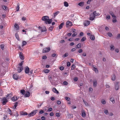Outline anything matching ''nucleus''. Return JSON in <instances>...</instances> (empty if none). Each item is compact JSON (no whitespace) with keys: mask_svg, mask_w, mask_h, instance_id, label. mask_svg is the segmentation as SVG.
I'll list each match as a JSON object with an SVG mask.
<instances>
[{"mask_svg":"<svg viewBox=\"0 0 120 120\" xmlns=\"http://www.w3.org/2000/svg\"><path fill=\"white\" fill-rule=\"evenodd\" d=\"M15 27L16 28L17 30H18L19 29V25L15 23L14 25Z\"/></svg>","mask_w":120,"mask_h":120,"instance_id":"4be33fe9","label":"nucleus"},{"mask_svg":"<svg viewBox=\"0 0 120 120\" xmlns=\"http://www.w3.org/2000/svg\"><path fill=\"white\" fill-rule=\"evenodd\" d=\"M2 8L4 10H6L7 8V7L5 6H3Z\"/></svg>","mask_w":120,"mask_h":120,"instance_id":"58836bf2","label":"nucleus"},{"mask_svg":"<svg viewBox=\"0 0 120 120\" xmlns=\"http://www.w3.org/2000/svg\"><path fill=\"white\" fill-rule=\"evenodd\" d=\"M82 116L83 117H85L86 116V113H82Z\"/></svg>","mask_w":120,"mask_h":120,"instance_id":"c03bdc74","label":"nucleus"},{"mask_svg":"<svg viewBox=\"0 0 120 120\" xmlns=\"http://www.w3.org/2000/svg\"><path fill=\"white\" fill-rule=\"evenodd\" d=\"M109 13L112 16L114 15V13L112 11H110Z\"/></svg>","mask_w":120,"mask_h":120,"instance_id":"69168bd1","label":"nucleus"},{"mask_svg":"<svg viewBox=\"0 0 120 120\" xmlns=\"http://www.w3.org/2000/svg\"><path fill=\"white\" fill-rule=\"evenodd\" d=\"M19 76L16 74H14L13 75V78L15 80H17L19 78Z\"/></svg>","mask_w":120,"mask_h":120,"instance_id":"f8f14e48","label":"nucleus"},{"mask_svg":"<svg viewBox=\"0 0 120 120\" xmlns=\"http://www.w3.org/2000/svg\"><path fill=\"white\" fill-rule=\"evenodd\" d=\"M60 113H56V116L57 117H59L60 115Z\"/></svg>","mask_w":120,"mask_h":120,"instance_id":"6e6d98bb","label":"nucleus"},{"mask_svg":"<svg viewBox=\"0 0 120 120\" xmlns=\"http://www.w3.org/2000/svg\"><path fill=\"white\" fill-rule=\"evenodd\" d=\"M78 52L79 53H81L82 52V50L81 49H79L78 51Z\"/></svg>","mask_w":120,"mask_h":120,"instance_id":"de8ad7c7","label":"nucleus"},{"mask_svg":"<svg viewBox=\"0 0 120 120\" xmlns=\"http://www.w3.org/2000/svg\"><path fill=\"white\" fill-rule=\"evenodd\" d=\"M11 99L13 101H16L18 99V98L16 96H15L13 97Z\"/></svg>","mask_w":120,"mask_h":120,"instance_id":"a211bd4d","label":"nucleus"},{"mask_svg":"<svg viewBox=\"0 0 120 120\" xmlns=\"http://www.w3.org/2000/svg\"><path fill=\"white\" fill-rule=\"evenodd\" d=\"M93 86L95 87L97 86V81L96 80H94L93 81Z\"/></svg>","mask_w":120,"mask_h":120,"instance_id":"dca6fc26","label":"nucleus"},{"mask_svg":"<svg viewBox=\"0 0 120 120\" xmlns=\"http://www.w3.org/2000/svg\"><path fill=\"white\" fill-rule=\"evenodd\" d=\"M70 63L69 62H68L67 63V66H70Z\"/></svg>","mask_w":120,"mask_h":120,"instance_id":"680f3d73","label":"nucleus"},{"mask_svg":"<svg viewBox=\"0 0 120 120\" xmlns=\"http://www.w3.org/2000/svg\"><path fill=\"white\" fill-rule=\"evenodd\" d=\"M110 50H113L114 49V45H111L110 46Z\"/></svg>","mask_w":120,"mask_h":120,"instance_id":"c756f323","label":"nucleus"},{"mask_svg":"<svg viewBox=\"0 0 120 120\" xmlns=\"http://www.w3.org/2000/svg\"><path fill=\"white\" fill-rule=\"evenodd\" d=\"M65 98L68 101H69L70 100V98L68 97H65Z\"/></svg>","mask_w":120,"mask_h":120,"instance_id":"13d9d810","label":"nucleus"},{"mask_svg":"<svg viewBox=\"0 0 120 120\" xmlns=\"http://www.w3.org/2000/svg\"><path fill=\"white\" fill-rule=\"evenodd\" d=\"M18 103L17 102H16L15 103V104L14 105V109H15L16 108V107L18 105Z\"/></svg>","mask_w":120,"mask_h":120,"instance_id":"a19ab883","label":"nucleus"},{"mask_svg":"<svg viewBox=\"0 0 120 120\" xmlns=\"http://www.w3.org/2000/svg\"><path fill=\"white\" fill-rule=\"evenodd\" d=\"M63 83L64 85H66L68 84V83L67 82L65 81Z\"/></svg>","mask_w":120,"mask_h":120,"instance_id":"8fccbe9b","label":"nucleus"},{"mask_svg":"<svg viewBox=\"0 0 120 120\" xmlns=\"http://www.w3.org/2000/svg\"><path fill=\"white\" fill-rule=\"evenodd\" d=\"M23 68L22 66H20V67H19L17 69L18 72L19 73L21 72L23 70Z\"/></svg>","mask_w":120,"mask_h":120,"instance_id":"4468645a","label":"nucleus"},{"mask_svg":"<svg viewBox=\"0 0 120 120\" xmlns=\"http://www.w3.org/2000/svg\"><path fill=\"white\" fill-rule=\"evenodd\" d=\"M83 102H84V104H85V105L86 106L88 105V104L87 102H86L84 100H83Z\"/></svg>","mask_w":120,"mask_h":120,"instance_id":"5fc2aeb1","label":"nucleus"},{"mask_svg":"<svg viewBox=\"0 0 120 120\" xmlns=\"http://www.w3.org/2000/svg\"><path fill=\"white\" fill-rule=\"evenodd\" d=\"M50 49L49 47L45 48L43 49L42 52L43 53L48 52L50 50Z\"/></svg>","mask_w":120,"mask_h":120,"instance_id":"39448f33","label":"nucleus"},{"mask_svg":"<svg viewBox=\"0 0 120 120\" xmlns=\"http://www.w3.org/2000/svg\"><path fill=\"white\" fill-rule=\"evenodd\" d=\"M84 25L85 26H87L90 24V22L87 20H85L84 22Z\"/></svg>","mask_w":120,"mask_h":120,"instance_id":"0eeeda50","label":"nucleus"},{"mask_svg":"<svg viewBox=\"0 0 120 120\" xmlns=\"http://www.w3.org/2000/svg\"><path fill=\"white\" fill-rule=\"evenodd\" d=\"M8 98H6L5 97H3L2 99L3 101L2 104L3 105H5L8 101Z\"/></svg>","mask_w":120,"mask_h":120,"instance_id":"20e7f679","label":"nucleus"},{"mask_svg":"<svg viewBox=\"0 0 120 120\" xmlns=\"http://www.w3.org/2000/svg\"><path fill=\"white\" fill-rule=\"evenodd\" d=\"M110 16L109 15H108L107 16L106 19H110Z\"/></svg>","mask_w":120,"mask_h":120,"instance_id":"3c124183","label":"nucleus"},{"mask_svg":"<svg viewBox=\"0 0 120 120\" xmlns=\"http://www.w3.org/2000/svg\"><path fill=\"white\" fill-rule=\"evenodd\" d=\"M64 6L66 7H68L69 6L68 3L66 1H64Z\"/></svg>","mask_w":120,"mask_h":120,"instance_id":"5701e85b","label":"nucleus"},{"mask_svg":"<svg viewBox=\"0 0 120 120\" xmlns=\"http://www.w3.org/2000/svg\"><path fill=\"white\" fill-rule=\"evenodd\" d=\"M106 114L108 115L109 114L110 116H111L113 115L112 113H110V114H109V113H105Z\"/></svg>","mask_w":120,"mask_h":120,"instance_id":"49530a36","label":"nucleus"},{"mask_svg":"<svg viewBox=\"0 0 120 120\" xmlns=\"http://www.w3.org/2000/svg\"><path fill=\"white\" fill-rule=\"evenodd\" d=\"M81 47V43H79L76 46V49H79Z\"/></svg>","mask_w":120,"mask_h":120,"instance_id":"aec40b11","label":"nucleus"},{"mask_svg":"<svg viewBox=\"0 0 120 120\" xmlns=\"http://www.w3.org/2000/svg\"><path fill=\"white\" fill-rule=\"evenodd\" d=\"M119 82H117L116 83L115 86V89L116 90H117L119 89Z\"/></svg>","mask_w":120,"mask_h":120,"instance_id":"6e6552de","label":"nucleus"},{"mask_svg":"<svg viewBox=\"0 0 120 120\" xmlns=\"http://www.w3.org/2000/svg\"><path fill=\"white\" fill-rule=\"evenodd\" d=\"M93 70L96 73H98V71L97 68H96L95 67H93Z\"/></svg>","mask_w":120,"mask_h":120,"instance_id":"7c9ffc66","label":"nucleus"},{"mask_svg":"<svg viewBox=\"0 0 120 120\" xmlns=\"http://www.w3.org/2000/svg\"><path fill=\"white\" fill-rule=\"evenodd\" d=\"M20 115H27V116L28 117H30L36 114V113H30L29 114H28L27 113H20Z\"/></svg>","mask_w":120,"mask_h":120,"instance_id":"7ed1b4c3","label":"nucleus"},{"mask_svg":"<svg viewBox=\"0 0 120 120\" xmlns=\"http://www.w3.org/2000/svg\"><path fill=\"white\" fill-rule=\"evenodd\" d=\"M53 91L55 93L58 94L59 93L58 91L55 88H53L52 89Z\"/></svg>","mask_w":120,"mask_h":120,"instance_id":"f3484780","label":"nucleus"},{"mask_svg":"<svg viewBox=\"0 0 120 120\" xmlns=\"http://www.w3.org/2000/svg\"><path fill=\"white\" fill-rule=\"evenodd\" d=\"M24 62V61H22V62L19 64V65L20 66H22V65L23 63Z\"/></svg>","mask_w":120,"mask_h":120,"instance_id":"a18cd8bd","label":"nucleus"},{"mask_svg":"<svg viewBox=\"0 0 120 120\" xmlns=\"http://www.w3.org/2000/svg\"><path fill=\"white\" fill-rule=\"evenodd\" d=\"M101 103L103 104H105L106 103V101H105L104 100H103L101 101Z\"/></svg>","mask_w":120,"mask_h":120,"instance_id":"4c0bfd02","label":"nucleus"},{"mask_svg":"<svg viewBox=\"0 0 120 120\" xmlns=\"http://www.w3.org/2000/svg\"><path fill=\"white\" fill-rule=\"evenodd\" d=\"M20 92L23 95H24L25 94V90L23 89L21 90Z\"/></svg>","mask_w":120,"mask_h":120,"instance_id":"c85d7f7f","label":"nucleus"},{"mask_svg":"<svg viewBox=\"0 0 120 120\" xmlns=\"http://www.w3.org/2000/svg\"><path fill=\"white\" fill-rule=\"evenodd\" d=\"M75 43L74 42H71V43L70 45L71 46H72L74 45Z\"/></svg>","mask_w":120,"mask_h":120,"instance_id":"338daca9","label":"nucleus"},{"mask_svg":"<svg viewBox=\"0 0 120 120\" xmlns=\"http://www.w3.org/2000/svg\"><path fill=\"white\" fill-rule=\"evenodd\" d=\"M84 2H81L79 3L78 5L79 6H83V5H84Z\"/></svg>","mask_w":120,"mask_h":120,"instance_id":"72a5a7b5","label":"nucleus"},{"mask_svg":"<svg viewBox=\"0 0 120 120\" xmlns=\"http://www.w3.org/2000/svg\"><path fill=\"white\" fill-rule=\"evenodd\" d=\"M29 71V68L27 66L26 67V68L25 70V72L26 74L28 73Z\"/></svg>","mask_w":120,"mask_h":120,"instance_id":"2eb2a0df","label":"nucleus"},{"mask_svg":"<svg viewBox=\"0 0 120 120\" xmlns=\"http://www.w3.org/2000/svg\"><path fill=\"white\" fill-rule=\"evenodd\" d=\"M75 68V66L74 64H73L72 66L71 69L72 70H73Z\"/></svg>","mask_w":120,"mask_h":120,"instance_id":"e433bc0d","label":"nucleus"},{"mask_svg":"<svg viewBox=\"0 0 120 120\" xmlns=\"http://www.w3.org/2000/svg\"><path fill=\"white\" fill-rule=\"evenodd\" d=\"M43 71L45 73H48L49 71V70L47 69H45L43 70Z\"/></svg>","mask_w":120,"mask_h":120,"instance_id":"cd10ccee","label":"nucleus"},{"mask_svg":"<svg viewBox=\"0 0 120 120\" xmlns=\"http://www.w3.org/2000/svg\"><path fill=\"white\" fill-rule=\"evenodd\" d=\"M86 39V37H83L81 39V41H85Z\"/></svg>","mask_w":120,"mask_h":120,"instance_id":"c9c22d12","label":"nucleus"},{"mask_svg":"<svg viewBox=\"0 0 120 120\" xmlns=\"http://www.w3.org/2000/svg\"><path fill=\"white\" fill-rule=\"evenodd\" d=\"M19 4H18L17 5V7L16 8V11H19Z\"/></svg>","mask_w":120,"mask_h":120,"instance_id":"2f4dec72","label":"nucleus"},{"mask_svg":"<svg viewBox=\"0 0 120 120\" xmlns=\"http://www.w3.org/2000/svg\"><path fill=\"white\" fill-rule=\"evenodd\" d=\"M100 15L99 13H96V11H94L93 14H91L90 15L89 19L91 21H93L94 19L96 16H98Z\"/></svg>","mask_w":120,"mask_h":120,"instance_id":"f03ea898","label":"nucleus"},{"mask_svg":"<svg viewBox=\"0 0 120 120\" xmlns=\"http://www.w3.org/2000/svg\"><path fill=\"white\" fill-rule=\"evenodd\" d=\"M116 78V76L114 74H113L112 76V79L113 81L115 80Z\"/></svg>","mask_w":120,"mask_h":120,"instance_id":"412c9836","label":"nucleus"},{"mask_svg":"<svg viewBox=\"0 0 120 120\" xmlns=\"http://www.w3.org/2000/svg\"><path fill=\"white\" fill-rule=\"evenodd\" d=\"M78 80V78L77 77H75L74 79V81L75 82H76Z\"/></svg>","mask_w":120,"mask_h":120,"instance_id":"052dcab7","label":"nucleus"},{"mask_svg":"<svg viewBox=\"0 0 120 120\" xmlns=\"http://www.w3.org/2000/svg\"><path fill=\"white\" fill-rule=\"evenodd\" d=\"M41 20L43 21H45V23L46 24L47 23L50 24L51 23L52 21V19H49V17L47 16H45L42 17L41 18Z\"/></svg>","mask_w":120,"mask_h":120,"instance_id":"f257e3e1","label":"nucleus"},{"mask_svg":"<svg viewBox=\"0 0 120 120\" xmlns=\"http://www.w3.org/2000/svg\"><path fill=\"white\" fill-rule=\"evenodd\" d=\"M3 118H4V120H5L7 118V116L6 115H4V117H3Z\"/></svg>","mask_w":120,"mask_h":120,"instance_id":"79ce46f5","label":"nucleus"},{"mask_svg":"<svg viewBox=\"0 0 120 120\" xmlns=\"http://www.w3.org/2000/svg\"><path fill=\"white\" fill-rule=\"evenodd\" d=\"M15 37L19 41L20 40V39H19V37L18 35V34L16 33L15 34Z\"/></svg>","mask_w":120,"mask_h":120,"instance_id":"6ab92c4d","label":"nucleus"},{"mask_svg":"<svg viewBox=\"0 0 120 120\" xmlns=\"http://www.w3.org/2000/svg\"><path fill=\"white\" fill-rule=\"evenodd\" d=\"M66 27H68L72 26V23L70 21H68L66 22Z\"/></svg>","mask_w":120,"mask_h":120,"instance_id":"423d86ee","label":"nucleus"},{"mask_svg":"<svg viewBox=\"0 0 120 120\" xmlns=\"http://www.w3.org/2000/svg\"><path fill=\"white\" fill-rule=\"evenodd\" d=\"M19 57L21 60H23L24 59V56H23V54L21 52H20L19 53Z\"/></svg>","mask_w":120,"mask_h":120,"instance_id":"1a4fd4ad","label":"nucleus"},{"mask_svg":"<svg viewBox=\"0 0 120 120\" xmlns=\"http://www.w3.org/2000/svg\"><path fill=\"white\" fill-rule=\"evenodd\" d=\"M66 117L67 118H70L73 117V115L71 113H68Z\"/></svg>","mask_w":120,"mask_h":120,"instance_id":"9b49d317","label":"nucleus"},{"mask_svg":"<svg viewBox=\"0 0 120 120\" xmlns=\"http://www.w3.org/2000/svg\"><path fill=\"white\" fill-rule=\"evenodd\" d=\"M60 69L61 70H63L64 69V67H60Z\"/></svg>","mask_w":120,"mask_h":120,"instance_id":"0e129e2a","label":"nucleus"},{"mask_svg":"<svg viewBox=\"0 0 120 120\" xmlns=\"http://www.w3.org/2000/svg\"><path fill=\"white\" fill-rule=\"evenodd\" d=\"M26 17H23L22 19V20H26Z\"/></svg>","mask_w":120,"mask_h":120,"instance_id":"e2e57ef3","label":"nucleus"},{"mask_svg":"<svg viewBox=\"0 0 120 120\" xmlns=\"http://www.w3.org/2000/svg\"><path fill=\"white\" fill-rule=\"evenodd\" d=\"M53 28V26H50L49 28V30H51V31H52V30Z\"/></svg>","mask_w":120,"mask_h":120,"instance_id":"ea45409f","label":"nucleus"},{"mask_svg":"<svg viewBox=\"0 0 120 120\" xmlns=\"http://www.w3.org/2000/svg\"><path fill=\"white\" fill-rule=\"evenodd\" d=\"M90 38L91 40H94L95 37L94 35H91L90 36Z\"/></svg>","mask_w":120,"mask_h":120,"instance_id":"473e14b6","label":"nucleus"},{"mask_svg":"<svg viewBox=\"0 0 120 120\" xmlns=\"http://www.w3.org/2000/svg\"><path fill=\"white\" fill-rule=\"evenodd\" d=\"M60 13L59 11H57L56 12L54 13V17L55 18L56 16Z\"/></svg>","mask_w":120,"mask_h":120,"instance_id":"393cba45","label":"nucleus"},{"mask_svg":"<svg viewBox=\"0 0 120 120\" xmlns=\"http://www.w3.org/2000/svg\"><path fill=\"white\" fill-rule=\"evenodd\" d=\"M108 35L110 37H111L112 35V34L111 33H108Z\"/></svg>","mask_w":120,"mask_h":120,"instance_id":"864d4df0","label":"nucleus"},{"mask_svg":"<svg viewBox=\"0 0 120 120\" xmlns=\"http://www.w3.org/2000/svg\"><path fill=\"white\" fill-rule=\"evenodd\" d=\"M110 101H111L113 103H114L115 102V100L114 98L112 97H111L109 99Z\"/></svg>","mask_w":120,"mask_h":120,"instance_id":"b1692460","label":"nucleus"},{"mask_svg":"<svg viewBox=\"0 0 120 120\" xmlns=\"http://www.w3.org/2000/svg\"><path fill=\"white\" fill-rule=\"evenodd\" d=\"M93 0H88V1L87 2V4H89L90 2L92 1Z\"/></svg>","mask_w":120,"mask_h":120,"instance_id":"bf43d9fd","label":"nucleus"},{"mask_svg":"<svg viewBox=\"0 0 120 120\" xmlns=\"http://www.w3.org/2000/svg\"><path fill=\"white\" fill-rule=\"evenodd\" d=\"M27 44L26 42L25 41H23L22 42V47L24 45H26Z\"/></svg>","mask_w":120,"mask_h":120,"instance_id":"f704fd0d","label":"nucleus"},{"mask_svg":"<svg viewBox=\"0 0 120 120\" xmlns=\"http://www.w3.org/2000/svg\"><path fill=\"white\" fill-rule=\"evenodd\" d=\"M64 23L63 22L61 23L59 26V28L61 29L62 27L64 25Z\"/></svg>","mask_w":120,"mask_h":120,"instance_id":"bb28decb","label":"nucleus"},{"mask_svg":"<svg viewBox=\"0 0 120 120\" xmlns=\"http://www.w3.org/2000/svg\"><path fill=\"white\" fill-rule=\"evenodd\" d=\"M0 47L3 50L4 49V45L3 44H1L0 45Z\"/></svg>","mask_w":120,"mask_h":120,"instance_id":"a878e982","label":"nucleus"},{"mask_svg":"<svg viewBox=\"0 0 120 120\" xmlns=\"http://www.w3.org/2000/svg\"><path fill=\"white\" fill-rule=\"evenodd\" d=\"M68 53H65L64 55L63 56V57H65L67 56H68Z\"/></svg>","mask_w":120,"mask_h":120,"instance_id":"37998d69","label":"nucleus"},{"mask_svg":"<svg viewBox=\"0 0 120 120\" xmlns=\"http://www.w3.org/2000/svg\"><path fill=\"white\" fill-rule=\"evenodd\" d=\"M73 32V34H72V36L74 37L76 36L77 34V33L76 32V30L75 29H73L72 30Z\"/></svg>","mask_w":120,"mask_h":120,"instance_id":"9d476101","label":"nucleus"},{"mask_svg":"<svg viewBox=\"0 0 120 120\" xmlns=\"http://www.w3.org/2000/svg\"><path fill=\"white\" fill-rule=\"evenodd\" d=\"M30 93L29 92L27 91L25 95V97H29L30 96Z\"/></svg>","mask_w":120,"mask_h":120,"instance_id":"ddd939ff","label":"nucleus"},{"mask_svg":"<svg viewBox=\"0 0 120 120\" xmlns=\"http://www.w3.org/2000/svg\"><path fill=\"white\" fill-rule=\"evenodd\" d=\"M42 58L43 59L45 60L47 58V57L46 56H43Z\"/></svg>","mask_w":120,"mask_h":120,"instance_id":"603ef678","label":"nucleus"},{"mask_svg":"<svg viewBox=\"0 0 120 120\" xmlns=\"http://www.w3.org/2000/svg\"><path fill=\"white\" fill-rule=\"evenodd\" d=\"M112 21L114 23H115L116 22H117V20L116 19H113Z\"/></svg>","mask_w":120,"mask_h":120,"instance_id":"09e8293b","label":"nucleus"},{"mask_svg":"<svg viewBox=\"0 0 120 120\" xmlns=\"http://www.w3.org/2000/svg\"><path fill=\"white\" fill-rule=\"evenodd\" d=\"M41 119L42 120H45V117L44 116H43L41 117Z\"/></svg>","mask_w":120,"mask_h":120,"instance_id":"774afa93","label":"nucleus"},{"mask_svg":"<svg viewBox=\"0 0 120 120\" xmlns=\"http://www.w3.org/2000/svg\"><path fill=\"white\" fill-rule=\"evenodd\" d=\"M52 110V108H50L49 109H48V112H50Z\"/></svg>","mask_w":120,"mask_h":120,"instance_id":"4d7b16f0","label":"nucleus"}]
</instances>
